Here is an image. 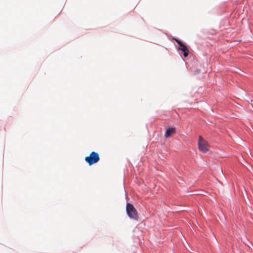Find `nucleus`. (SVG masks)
Returning <instances> with one entry per match:
<instances>
[{
	"label": "nucleus",
	"mask_w": 253,
	"mask_h": 253,
	"mask_svg": "<svg viewBox=\"0 0 253 253\" xmlns=\"http://www.w3.org/2000/svg\"><path fill=\"white\" fill-rule=\"evenodd\" d=\"M198 147L200 151L203 153H206L209 150V144L201 136H199Z\"/></svg>",
	"instance_id": "nucleus-3"
},
{
	"label": "nucleus",
	"mask_w": 253,
	"mask_h": 253,
	"mask_svg": "<svg viewBox=\"0 0 253 253\" xmlns=\"http://www.w3.org/2000/svg\"><path fill=\"white\" fill-rule=\"evenodd\" d=\"M100 160L99 154L95 152H92L88 156L85 158V162L89 165L97 163Z\"/></svg>",
	"instance_id": "nucleus-2"
},
{
	"label": "nucleus",
	"mask_w": 253,
	"mask_h": 253,
	"mask_svg": "<svg viewBox=\"0 0 253 253\" xmlns=\"http://www.w3.org/2000/svg\"><path fill=\"white\" fill-rule=\"evenodd\" d=\"M179 49L182 51L183 52L185 51H188V49L187 47L184 44L180 46V47H179Z\"/></svg>",
	"instance_id": "nucleus-5"
},
{
	"label": "nucleus",
	"mask_w": 253,
	"mask_h": 253,
	"mask_svg": "<svg viewBox=\"0 0 253 253\" xmlns=\"http://www.w3.org/2000/svg\"><path fill=\"white\" fill-rule=\"evenodd\" d=\"M175 132V129L174 127H169L165 133L166 138L171 137Z\"/></svg>",
	"instance_id": "nucleus-4"
},
{
	"label": "nucleus",
	"mask_w": 253,
	"mask_h": 253,
	"mask_svg": "<svg viewBox=\"0 0 253 253\" xmlns=\"http://www.w3.org/2000/svg\"><path fill=\"white\" fill-rule=\"evenodd\" d=\"M188 55V51H184L183 52V56L184 57H187Z\"/></svg>",
	"instance_id": "nucleus-7"
},
{
	"label": "nucleus",
	"mask_w": 253,
	"mask_h": 253,
	"mask_svg": "<svg viewBox=\"0 0 253 253\" xmlns=\"http://www.w3.org/2000/svg\"><path fill=\"white\" fill-rule=\"evenodd\" d=\"M126 211L128 216L132 219L137 220L138 219V216L136 210L135 209L134 206L130 204L127 203L126 206Z\"/></svg>",
	"instance_id": "nucleus-1"
},
{
	"label": "nucleus",
	"mask_w": 253,
	"mask_h": 253,
	"mask_svg": "<svg viewBox=\"0 0 253 253\" xmlns=\"http://www.w3.org/2000/svg\"><path fill=\"white\" fill-rule=\"evenodd\" d=\"M174 40L180 46L183 44L180 40L178 39H174Z\"/></svg>",
	"instance_id": "nucleus-6"
}]
</instances>
